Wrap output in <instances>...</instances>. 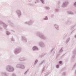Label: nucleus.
<instances>
[{
    "mask_svg": "<svg viewBox=\"0 0 76 76\" xmlns=\"http://www.w3.org/2000/svg\"><path fill=\"white\" fill-rule=\"evenodd\" d=\"M33 50H36L37 49V48L35 46H34L33 47Z\"/></svg>",
    "mask_w": 76,
    "mask_h": 76,
    "instance_id": "nucleus-1",
    "label": "nucleus"
},
{
    "mask_svg": "<svg viewBox=\"0 0 76 76\" xmlns=\"http://www.w3.org/2000/svg\"><path fill=\"white\" fill-rule=\"evenodd\" d=\"M74 5L75 6H76V2L75 3Z\"/></svg>",
    "mask_w": 76,
    "mask_h": 76,
    "instance_id": "nucleus-2",
    "label": "nucleus"
},
{
    "mask_svg": "<svg viewBox=\"0 0 76 76\" xmlns=\"http://www.w3.org/2000/svg\"><path fill=\"white\" fill-rule=\"evenodd\" d=\"M59 67V66H58V65H57L56 66V68H58Z\"/></svg>",
    "mask_w": 76,
    "mask_h": 76,
    "instance_id": "nucleus-3",
    "label": "nucleus"
},
{
    "mask_svg": "<svg viewBox=\"0 0 76 76\" xmlns=\"http://www.w3.org/2000/svg\"><path fill=\"white\" fill-rule=\"evenodd\" d=\"M59 63H60V64H61V63H62V62L60 61Z\"/></svg>",
    "mask_w": 76,
    "mask_h": 76,
    "instance_id": "nucleus-4",
    "label": "nucleus"
},
{
    "mask_svg": "<svg viewBox=\"0 0 76 76\" xmlns=\"http://www.w3.org/2000/svg\"><path fill=\"white\" fill-rule=\"evenodd\" d=\"M42 3H43V0H42Z\"/></svg>",
    "mask_w": 76,
    "mask_h": 76,
    "instance_id": "nucleus-5",
    "label": "nucleus"
},
{
    "mask_svg": "<svg viewBox=\"0 0 76 76\" xmlns=\"http://www.w3.org/2000/svg\"><path fill=\"white\" fill-rule=\"evenodd\" d=\"M13 70H14V69H13Z\"/></svg>",
    "mask_w": 76,
    "mask_h": 76,
    "instance_id": "nucleus-6",
    "label": "nucleus"
}]
</instances>
